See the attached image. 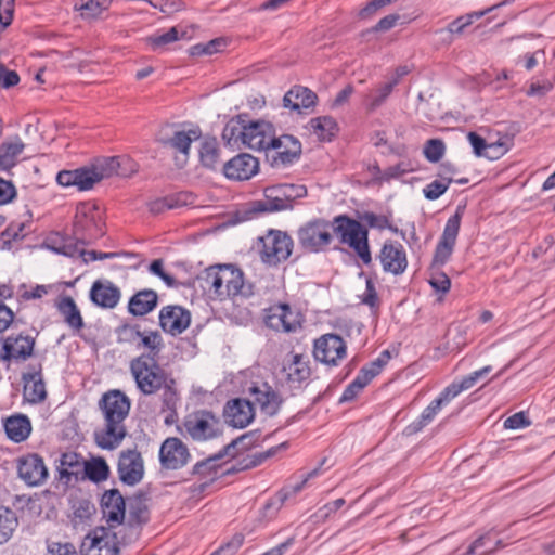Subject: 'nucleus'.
Masks as SVG:
<instances>
[{"mask_svg":"<svg viewBox=\"0 0 555 555\" xmlns=\"http://www.w3.org/2000/svg\"><path fill=\"white\" fill-rule=\"evenodd\" d=\"M130 373L138 390L144 396L162 393L166 409H175L178 401L175 379L152 356H139L130 362Z\"/></svg>","mask_w":555,"mask_h":555,"instance_id":"obj_1","label":"nucleus"},{"mask_svg":"<svg viewBox=\"0 0 555 555\" xmlns=\"http://www.w3.org/2000/svg\"><path fill=\"white\" fill-rule=\"evenodd\" d=\"M104 416V427L95 433V440L102 449L117 448L126 436L125 420L130 411V400L120 390H111L99 402Z\"/></svg>","mask_w":555,"mask_h":555,"instance_id":"obj_2","label":"nucleus"},{"mask_svg":"<svg viewBox=\"0 0 555 555\" xmlns=\"http://www.w3.org/2000/svg\"><path fill=\"white\" fill-rule=\"evenodd\" d=\"M275 129L266 120H248L246 116L238 115L231 118L222 131V140L233 149L248 147L264 151L272 144Z\"/></svg>","mask_w":555,"mask_h":555,"instance_id":"obj_3","label":"nucleus"},{"mask_svg":"<svg viewBox=\"0 0 555 555\" xmlns=\"http://www.w3.org/2000/svg\"><path fill=\"white\" fill-rule=\"evenodd\" d=\"M201 287L217 297H249L254 286L244 281L243 272L232 264H218L207 268L199 276Z\"/></svg>","mask_w":555,"mask_h":555,"instance_id":"obj_4","label":"nucleus"},{"mask_svg":"<svg viewBox=\"0 0 555 555\" xmlns=\"http://www.w3.org/2000/svg\"><path fill=\"white\" fill-rule=\"evenodd\" d=\"M492 367L487 365L465 376L460 383H452L449 385L437 399H435L426 409H424L420 417L406 427V433L411 435L421 431L425 426L434 421L442 405L448 404L462 391L472 388L480 378L490 373Z\"/></svg>","mask_w":555,"mask_h":555,"instance_id":"obj_5","label":"nucleus"},{"mask_svg":"<svg viewBox=\"0 0 555 555\" xmlns=\"http://www.w3.org/2000/svg\"><path fill=\"white\" fill-rule=\"evenodd\" d=\"M223 423L209 411H196L186 415L180 431L195 442H207L218 439L223 434Z\"/></svg>","mask_w":555,"mask_h":555,"instance_id":"obj_6","label":"nucleus"},{"mask_svg":"<svg viewBox=\"0 0 555 555\" xmlns=\"http://www.w3.org/2000/svg\"><path fill=\"white\" fill-rule=\"evenodd\" d=\"M333 230L339 236L340 243L352 248L365 264L372 261L367 230L359 221L339 215L334 218Z\"/></svg>","mask_w":555,"mask_h":555,"instance_id":"obj_7","label":"nucleus"},{"mask_svg":"<svg viewBox=\"0 0 555 555\" xmlns=\"http://www.w3.org/2000/svg\"><path fill=\"white\" fill-rule=\"evenodd\" d=\"M306 193L304 186L294 184H279L269 186L264 190L262 199L249 204L250 212H275L292 208V202Z\"/></svg>","mask_w":555,"mask_h":555,"instance_id":"obj_8","label":"nucleus"},{"mask_svg":"<svg viewBox=\"0 0 555 555\" xmlns=\"http://www.w3.org/2000/svg\"><path fill=\"white\" fill-rule=\"evenodd\" d=\"M103 212L92 202L79 203L76 207L74 233L82 241L101 237L103 231Z\"/></svg>","mask_w":555,"mask_h":555,"instance_id":"obj_9","label":"nucleus"},{"mask_svg":"<svg viewBox=\"0 0 555 555\" xmlns=\"http://www.w3.org/2000/svg\"><path fill=\"white\" fill-rule=\"evenodd\" d=\"M259 254L262 262L275 267L287 260L293 250V240L285 232L270 230L260 238Z\"/></svg>","mask_w":555,"mask_h":555,"instance_id":"obj_10","label":"nucleus"},{"mask_svg":"<svg viewBox=\"0 0 555 555\" xmlns=\"http://www.w3.org/2000/svg\"><path fill=\"white\" fill-rule=\"evenodd\" d=\"M301 153L300 142L293 135L273 137L272 144L266 150L267 160L272 167L283 168L293 164Z\"/></svg>","mask_w":555,"mask_h":555,"instance_id":"obj_11","label":"nucleus"},{"mask_svg":"<svg viewBox=\"0 0 555 555\" xmlns=\"http://www.w3.org/2000/svg\"><path fill=\"white\" fill-rule=\"evenodd\" d=\"M462 215L463 208L457 207L455 214L448 219L434 253V268H441L449 261L459 235Z\"/></svg>","mask_w":555,"mask_h":555,"instance_id":"obj_12","label":"nucleus"},{"mask_svg":"<svg viewBox=\"0 0 555 555\" xmlns=\"http://www.w3.org/2000/svg\"><path fill=\"white\" fill-rule=\"evenodd\" d=\"M80 553L81 555H118L116 533L105 527L93 529L85 537Z\"/></svg>","mask_w":555,"mask_h":555,"instance_id":"obj_13","label":"nucleus"},{"mask_svg":"<svg viewBox=\"0 0 555 555\" xmlns=\"http://www.w3.org/2000/svg\"><path fill=\"white\" fill-rule=\"evenodd\" d=\"M99 163L95 159L88 166L75 170H62L56 176V182L63 188L76 186L79 191H87L103 180L101 171L98 169Z\"/></svg>","mask_w":555,"mask_h":555,"instance_id":"obj_14","label":"nucleus"},{"mask_svg":"<svg viewBox=\"0 0 555 555\" xmlns=\"http://www.w3.org/2000/svg\"><path fill=\"white\" fill-rule=\"evenodd\" d=\"M332 240L331 225L322 219L310 221L298 230V241L309 251L322 250Z\"/></svg>","mask_w":555,"mask_h":555,"instance_id":"obj_15","label":"nucleus"},{"mask_svg":"<svg viewBox=\"0 0 555 555\" xmlns=\"http://www.w3.org/2000/svg\"><path fill=\"white\" fill-rule=\"evenodd\" d=\"M313 356L317 361L337 366L347 356V345L336 334H325L314 341Z\"/></svg>","mask_w":555,"mask_h":555,"instance_id":"obj_16","label":"nucleus"},{"mask_svg":"<svg viewBox=\"0 0 555 555\" xmlns=\"http://www.w3.org/2000/svg\"><path fill=\"white\" fill-rule=\"evenodd\" d=\"M17 475L28 487L42 486L49 470L42 456L37 453H27L16 460Z\"/></svg>","mask_w":555,"mask_h":555,"instance_id":"obj_17","label":"nucleus"},{"mask_svg":"<svg viewBox=\"0 0 555 555\" xmlns=\"http://www.w3.org/2000/svg\"><path fill=\"white\" fill-rule=\"evenodd\" d=\"M190 459L188 447L179 438H167L159 449V461L166 469H179L186 465Z\"/></svg>","mask_w":555,"mask_h":555,"instance_id":"obj_18","label":"nucleus"},{"mask_svg":"<svg viewBox=\"0 0 555 555\" xmlns=\"http://www.w3.org/2000/svg\"><path fill=\"white\" fill-rule=\"evenodd\" d=\"M266 325L276 332L292 333L300 327V320L297 312L292 311L288 305H276L271 307L264 318Z\"/></svg>","mask_w":555,"mask_h":555,"instance_id":"obj_19","label":"nucleus"},{"mask_svg":"<svg viewBox=\"0 0 555 555\" xmlns=\"http://www.w3.org/2000/svg\"><path fill=\"white\" fill-rule=\"evenodd\" d=\"M190 324L191 313L181 306L169 305L163 307L159 311L160 327L172 336L183 333Z\"/></svg>","mask_w":555,"mask_h":555,"instance_id":"obj_20","label":"nucleus"},{"mask_svg":"<svg viewBox=\"0 0 555 555\" xmlns=\"http://www.w3.org/2000/svg\"><path fill=\"white\" fill-rule=\"evenodd\" d=\"M118 475L126 485L134 486L139 483L144 475V463L141 453L137 450L122 451L118 461Z\"/></svg>","mask_w":555,"mask_h":555,"instance_id":"obj_21","label":"nucleus"},{"mask_svg":"<svg viewBox=\"0 0 555 555\" xmlns=\"http://www.w3.org/2000/svg\"><path fill=\"white\" fill-rule=\"evenodd\" d=\"M249 396L253 405H257L263 414L269 416L275 415L282 404L280 395L268 383L253 385L249 388Z\"/></svg>","mask_w":555,"mask_h":555,"instance_id":"obj_22","label":"nucleus"},{"mask_svg":"<svg viewBox=\"0 0 555 555\" xmlns=\"http://www.w3.org/2000/svg\"><path fill=\"white\" fill-rule=\"evenodd\" d=\"M259 170L258 159L250 154H238L223 166V173L231 180H248Z\"/></svg>","mask_w":555,"mask_h":555,"instance_id":"obj_23","label":"nucleus"},{"mask_svg":"<svg viewBox=\"0 0 555 555\" xmlns=\"http://www.w3.org/2000/svg\"><path fill=\"white\" fill-rule=\"evenodd\" d=\"M384 271L402 274L408 267L406 253L400 243L386 242L378 255Z\"/></svg>","mask_w":555,"mask_h":555,"instance_id":"obj_24","label":"nucleus"},{"mask_svg":"<svg viewBox=\"0 0 555 555\" xmlns=\"http://www.w3.org/2000/svg\"><path fill=\"white\" fill-rule=\"evenodd\" d=\"M34 345V338L28 335H10L3 339L1 358L5 361H24L31 356Z\"/></svg>","mask_w":555,"mask_h":555,"instance_id":"obj_25","label":"nucleus"},{"mask_svg":"<svg viewBox=\"0 0 555 555\" xmlns=\"http://www.w3.org/2000/svg\"><path fill=\"white\" fill-rule=\"evenodd\" d=\"M98 163L103 179L113 176L130 177L138 171V164L126 155L98 158Z\"/></svg>","mask_w":555,"mask_h":555,"instance_id":"obj_26","label":"nucleus"},{"mask_svg":"<svg viewBox=\"0 0 555 555\" xmlns=\"http://www.w3.org/2000/svg\"><path fill=\"white\" fill-rule=\"evenodd\" d=\"M224 417L232 427L244 428L248 426L255 417L251 401L245 399L229 401L224 408Z\"/></svg>","mask_w":555,"mask_h":555,"instance_id":"obj_27","label":"nucleus"},{"mask_svg":"<svg viewBox=\"0 0 555 555\" xmlns=\"http://www.w3.org/2000/svg\"><path fill=\"white\" fill-rule=\"evenodd\" d=\"M120 289L111 281L98 280L93 283L90 291V299L101 308H115L120 300Z\"/></svg>","mask_w":555,"mask_h":555,"instance_id":"obj_28","label":"nucleus"},{"mask_svg":"<svg viewBox=\"0 0 555 555\" xmlns=\"http://www.w3.org/2000/svg\"><path fill=\"white\" fill-rule=\"evenodd\" d=\"M25 144L17 135L7 139L0 144V171H10L17 165Z\"/></svg>","mask_w":555,"mask_h":555,"instance_id":"obj_29","label":"nucleus"},{"mask_svg":"<svg viewBox=\"0 0 555 555\" xmlns=\"http://www.w3.org/2000/svg\"><path fill=\"white\" fill-rule=\"evenodd\" d=\"M3 426L8 438L15 443L28 439L33 430L29 417L21 413L7 417Z\"/></svg>","mask_w":555,"mask_h":555,"instance_id":"obj_30","label":"nucleus"},{"mask_svg":"<svg viewBox=\"0 0 555 555\" xmlns=\"http://www.w3.org/2000/svg\"><path fill=\"white\" fill-rule=\"evenodd\" d=\"M85 460L75 452H67L62 454L56 470L59 480L65 483L72 481L74 477L76 480L82 476Z\"/></svg>","mask_w":555,"mask_h":555,"instance_id":"obj_31","label":"nucleus"},{"mask_svg":"<svg viewBox=\"0 0 555 555\" xmlns=\"http://www.w3.org/2000/svg\"><path fill=\"white\" fill-rule=\"evenodd\" d=\"M103 515L111 527L120 525L125 517V501L120 493L116 490L104 494Z\"/></svg>","mask_w":555,"mask_h":555,"instance_id":"obj_32","label":"nucleus"},{"mask_svg":"<svg viewBox=\"0 0 555 555\" xmlns=\"http://www.w3.org/2000/svg\"><path fill=\"white\" fill-rule=\"evenodd\" d=\"M286 380L292 386H299L310 376L308 360L301 354H293L283 366Z\"/></svg>","mask_w":555,"mask_h":555,"instance_id":"obj_33","label":"nucleus"},{"mask_svg":"<svg viewBox=\"0 0 555 555\" xmlns=\"http://www.w3.org/2000/svg\"><path fill=\"white\" fill-rule=\"evenodd\" d=\"M317 94L310 89L301 86L292 88L283 98L285 107L300 112L301 108H310L315 105Z\"/></svg>","mask_w":555,"mask_h":555,"instance_id":"obj_34","label":"nucleus"},{"mask_svg":"<svg viewBox=\"0 0 555 555\" xmlns=\"http://www.w3.org/2000/svg\"><path fill=\"white\" fill-rule=\"evenodd\" d=\"M201 134L202 133L198 128L175 131L172 137L163 140V144L178 151L183 155V159L181 162L182 165L186 160L192 142L197 141L201 138Z\"/></svg>","mask_w":555,"mask_h":555,"instance_id":"obj_35","label":"nucleus"},{"mask_svg":"<svg viewBox=\"0 0 555 555\" xmlns=\"http://www.w3.org/2000/svg\"><path fill=\"white\" fill-rule=\"evenodd\" d=\"M55 306L59 312L61 313L63 321L69 328L74 331H80L83 328L85 322L82 315L75 300L72 297H61L56 301Z\"/></svg>","mask_w":555,"mask_h":555,"instance_id":"obj_36","label":"nucleus"},{"mask_svg":"<svg viewBox=\"0 0 555 555\" xmlns=\"http://www.w3.org/2000/svg\"><path fill=\"white\" fill-rule=\"evenodd\" d=\"M158 296L152 289H143L134 294L128 305L129 312L133 315H145L157 305Z\"/></svg>","mask_w":555,"mask_h":555,"instance_id":"obj_37","label":"nucleus"},{"mask_svg":"<svg viewBox=\"0 0 555 555\" xmlns=\"http://www.w3.org/2000/svg\"><path fill=\"white\" fill-rule=\"evenodd\" d=\"M511 2H512V0H504L491 8L486 9V10L475 11V12H470L468 14L459 16L456 20H454L453 22H451L448 25V27H447V29H444V31L449 33L450 35H461L465 30V28L468 27L469 25H472L475 21L481 18L482 16H485L487 13L493 11L494 9L503 7ZM440 33H443V29L440 30Z\"/></svg>","mask_w":555,"mask_h":555,"instance_id":"obj_38","label":"nucleus"},{"mask_svg":"<svg viewBox=\"0 0 555 555\" xmlns=\"http://www.w3.org/2000/svg\"><path fill=\"white\" fill-rule=\"evenodd\" d=\"M47 397L46 385L40 374H31L25 378L24 398L30 403L42 402Z\"/></svg>","mask_w":555,"mask_h":555,"instance_id":"obj_39","label":"nucleus"},{"mask_svg":"<svg viewBox=\"0 0 555 555\" xmlns=\"http://www.w3.org/2000/svg\"><path fill=\"white\" fill-rule=\"evenodd\" d=\"M416 166L411 160H402L395 166H390L384 171L378 167H374L375 179L378 182H388L391 179H398L405 173L413 172Z\"/></svg>","mask_w":555,"mask_h":555,"instance_id":"obj_40","label":"nucleus"},{"mask_svg":"<svg viewBox=\"0 0 555 555\" xmlns=\"http://www.w3.org/2000/svg\"><path fill=\"white\" fill-rule=\"evenodd\" d=\"M138 349H146L147 353L141 356H152L157 359L159 352L164 347L163 338L158 332L145 331L142 332L135 346Z\"/></svg>","mask_w":555,"mask_h":555,"instance_id":"obj_41","label":"nucleus"},{"mask_svg":"<svg viewBox=\"0 0 555 555\" xmlns=\"http://www.w3.org/2000/svg\"><path fill=\"white\" fill-rule=\"evenodd\" d=\"M336 122L330 116L312 118L309 121V129L319 140H330L336 131Z\"/></svg>","mask_w":555,"mask_h":555,"instance_id":"obj_42","label":"nucleus"},{"mask_svg":"<svg viewBox=\"0 0 555 555\" xmlns=\"http://www.w3.org/2000/svg\"><path fill=\"white\" fill-rule=\"evenodd\" d=\"M396 86V81H388L386 83L380 85L374 91L365 96L364 105L369 112H374L377 109L390 95L393 88Z\"/></svg>","mask_w":555,"mask_h":555,"instance_id":"obj_43","label":"nucleus"},{"mask_svg":"<svg viewBox=\"0 0 555 555\" xmlns=\"http://www.w3.org/2000/svg\"><path fill=\"white\" fill-rule=\"evenodd\" d=\"M15 513L0 507V545L8 542L17 527Z\"/></svg>","mask_w":555,"mask_h":555,"instance_id":"obj_44","label":"nucleus"},{"mask_svg":"<svg viewBox=\"0 0 555 555\" xmlns=\"http://www.w3.org/2000/svg\"><path fill=\"white\" fill-rule=\"evenodd\" d=\"M108 466L103 459H92L83 463L82 476L88 477L92 481L105 480L108 476Z\"/></svg>","mask_w":555,"mask_h":555,"instance_id":"obj_45","label":"nucleus"},{"mask_svg":"<svg viewBox=\"0 0 555 555\" xmlns=\"http://www.w3.org/2000/svg\"><path fill=\"white\" fill-rule=\"evenodd\" d=\"M199 158L202 164L207 168H215L218 159H219V152L217 142L215 140H207L202 143L201 150H199Z\"/></svg>","mask_w":555,"mask_h":555,"instance_id":"obj_46","label":"nucleus"},{"mask_svg":"<svg viewBox=\"0 0 555 555\" xmlns=\"http://www.w3.org/2000/svg\"><path fill=\"white\" fill-rule=\"evenodd\" d=\"M452 178L441 177L440 179L434 180L423 189L424 196L429 201H435L446 193Z\"/></svg>","mask_w":555,"mask_h":555,"instance_id":"obj_47","label":"nucleus"},{"mask_svg":"<svg viewBox=\"0 0 555 555\" xmlns=\"http://www.w3.org/2000/svg\"><path fill=\"white\" fill-rule=\"evenodd\" d=\"M467 140L469 144L472 145L474 153L477 156H483L489 159H498V153H491L492 146H488V143L483 138H481L476 132H469L467 134Z\"/></svg>","mask_w":555,"mask_h":555,"instance_id":"obj_48","label":"nucleus"},{"mask_svg":"<svg viewBox=\"0 0 555 555\" xmlns=\"http://www.w3.org/2000/svg\"><path fill=\"white\" fill-rule=\"evenodd\" d=\"M180 34L181 33L178 27H171L167 31L149 37L147 42L152 46L153 49H157L159 47L177 41L180 37Z\"/></svg>","mask_w":555,"mask_h":555,"instance_id":"obj_49","label":"nucleus"},{"mask_svg":"<svg viewBox=\"0 0 555 555\" xmlns=\"http://www.w3.org/2000/svg\"><path fill=\"white\" fill-rule=\"evenodd\" d=\"M227 41L223 38H216L207 43H198L192 47L191 52L193 55H211L224 49Z\"/></svg>","mask_w":555,"mask_h":555,"instance_id":"obj_50","label":"nucleus"},{"mask_svg":"<svg viewBox=\"0 0 555 555\" xmlns=\"http://www.w3.org/2000/svg\"><path fill=\"white\" fill-rule=\"evenodd\" d=\"M107 9V0H89L80 7L81 16L95 18Z\"/></svg>","mask_w":555,"mask_h":555,"instance_id":"obj_51","label":"nucleus"},{"mask_svg":"<svg viewBox=\"0 0 555 555\" xmlns=\"http://www.w3.org/2000/svg\"><path fill=\"white\" fill-rule=\"evenodd\" d=\"M363 220L371 227L378 230L389 229L393 233H398V228L393 227L390 220L383 215H375L373 212H366L363 216Z\"/></svg>","mask_w":555,"mask_h":555,"instance_id":"obj_52","label":"nucleus"},{"mask_svg":"<svg viewBox=\"0 0 555 555\" xmlns=\"http://www.w3.org/2000/svg\"><path fill=\"white\" fill-rule=\"evenodd\" d=\"M444 153V144L441 140L430 139L426 142L424 147L425 157L431 162L436 163L441 159Z\"/></svg>","mask_w":555,"mask_h":555,"instance_id":"obj_53","label":"nucleus"},{"mask_svg":"<svg viewBox=\"0 0 555 555\" xmlns=\"http://www.w3.org/2000/svg\"><path fill=\"white\" fill-rule=\"evenodd\" d=\"M554 88V82L548 79L532 81L527 90L528 96H544Z\"/></svg>","mask_w":555,"mask_h":555,"instance_id":"obj_54","label":"nucleus"},{"mask_svg":"<svg viewBox=\"0 0 555 555\" xmlns=\"http://www.w3.org/2000/svg\"><path fill=\"white\" fill-rule=\"evenodd\" d=\"M16 197V189L11 181L0 178V206L11 203Z\"/></svg>","mask_w":555,"mask_h":555,"instance_id":"obj_55","label":"nucleus"},{"mask_svg":"<svg viewBox=\"0 0 555 555\" xmlns=\"http://www.w3.org/2000/svg\"><path fill=\"white\" fill-rule=\"evenodd\" d=\"M48 555H77V552L72 543L50 542Z\"/></svg>","mask_w":555,"mask_h":555,"instance_id":"obj_56","label":"nucleus"},{"mask_svg":"<svg viewBox=\"0 0 555 555\" xmlns=\"http://www.w3.org/2000/svg\"><path fill=\"white\" fill-rule=\"evenodd\" d=\"M141 331L137 326L126 325L122 326L119 332V340L121 341H128L137 346V343L140 338Z\"/></svg>","mask_w":555,"mask_h":555,"instance_id":"obj_57","label":"nucleus"},{"mask_svg":"<svg viewBox=\"0 0 555 555\" xmlns=\"http://www.w3.org/2000/svg\"><path fill=\"white\" fill-rule=\"evenodd\" d=\"M530 425L524 412H518L504 421V427L508 429L524 428Z\"/></svg>","mask_w":555,"mask_h":555,"instance_id":"obj_58","label":"nucleus"},{"mask_svg":"<svg viewBox=\"0 0 555 555\" xmlns=\"http://www.w3.org/2000/svg\"><path fill=\"white\" fill-rule=\"evenodd\" d=\"M429 284L436 291L444 294L450 289L451 281L447 274L441 272V273L433 274L429 280Z\"/></svg>","mask_w":555,"mask_h":555,"instance_id":"obj_59","label":"nucleus"},{"mask_svg":"<svg viewBox=\"0 0 555 555\" xmlns=\"http://www.w3.org/2000/svg\"><path fill=\"white\" fill-rule=\"evenodd\" d=\"M243 544V537L235 535L229 543L219 547L211 555H234Z\"/></svg>","mask_w":555,"mask_h":555,"instance_id":"obj_60","label":"nucleus"},{"mask_svg":"<svg viewBox=\"0 0 555 555\" xmlns=\"http://www.w3.org/2000/svg\"><path fill=\"white\" fill-rule=\"evenodd\" d=\"M20 81L18 75L13 70H8L3 65H0V87L10 88L17 85Z\"/></svg>","mask_w":555,"mask_h":555,"instance_id":"obj_61","label":"nucleus"},{"mask_svg":"<svg viewBox=\"0 0 555 555\" xmlns=\"http://www.w3.org/2000/svg\"><path fill=\"white\" fill-rule=\"evenodd\" d=\"M150 271L159 276L168 286L171 287L175 285V279L164 271L163 261L160 259L154 260L150 264Z\"/></svg>","mask_w":555,"mask_h":555,"instance_id":"obj_62","label":"nucleus"},{"mask_svg":"<svg viewBox=\"0 0 555 555\" xmlns=\"http://www.w3.org/2000/svg\"><path fill=\"white\" fill-rule=\"evenodd\" d=\"M362 302L372 308L378 305V296L374 283L371 280L366 281V288L362 295Z\"/></svg>","mask_w":555,"mask_h":555,"instance_id":"obj_63","label":"nucleus"},{"mask_svg":"<svg viewBox=\"0 0 555 555\" xmlns=\"http://www.w3.org/2000/svg\"><path fill=\"white\" fill-rule=\"evenodd\" d=\"M390 359V353L388 350H385L383 351L377 359H375L373 362H371L369 365H366L365 367L369 369V371L373 374L374 373V376H377L382 369L387 364V362L389 361Z\"/></svg>","mask_w":555,"mask_h":555,"instance_id":"obj_64","label":"nucleus"}]
</instances>
